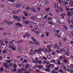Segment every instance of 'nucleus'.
<instances>
[{"label":"nucleus","mask_w":73,"mask_h":73,"mask_svg":"<svg viewBox=\"0 0 73 73\" xmlns=\"http://www.w3.org/2000/svg\"><path fill=\"white\" fill-rule=\"evenodd\" d=\"M20 20H21V19H20V18H18V19H17V21H20Z\"/></svg>","instance_id":"nucleus-63"},{"label":"nucleus","mask_w":73,"mask_h":73,"mask_svg":"<svg viewBox=\"0 0 73 73\" xmlns=\"http://www.w3.org/2000/svg\"><path fill=\"white\" fill-rule=\"evenodd\" d=\"M31 9L32 11H33V12H36V11L35 9L34 8H31Z\"/></svg>","instance_id":"nucleus-11"},{"label":"nucleus","mask_w":73,"mask_h":73,"mask_svg":"<svg viewBox=\"0 0 73 73\" xmlns=\"http://www.w3.org/2000/svg\"><path fill=\"white\" fill-rule=\"evenodd\" d=\"M4 29V28H0V31H3Z\"/></svg>","instance_id":"nucleus-59"},{"label":"nucleus","mask_w":73,"mask_h":73,"mask_svg":"<svg viewBox=\"0 0 73 73\" xmlns=\"http://www.w3.org/2000/svg\"><path fill=\"white\" fill-rule=\"evenodd\" d=\"M14 68H17V66L16 64H15L14 65Z\"/></svg>","instance_id":"nucleus-44"},{"label":"nucleus","mask_w":73,"mask_h":73,"mask_svg":"<svg viewBox=\"0 0 73 73\" xmlns=\"http://www.w3.org/2000/svg\"><path fill=\"white\" fill-rule=\"evenodd\" d=\"M17 26H19L20 27H21V26H22V25L20 23H17Z\"/></svg>","instance_id":"nucleus-14"},{"label":"nucleus","mask_w":73,"mask_h":73,"mask_svg":"<svg viewBox=\"0 0 73 73\" xmlns=\"http://www.w3.org/2000/svg\"><path fill=\"white\" fill-rule=\"evenodd\" d=\"M13 17L14 19H16L19 18V17L14 15L13 16Z\"/></svg>","instance_id":"nucleus-23"},{"label":"nucleus","mask_w":73,"mask_h":73,"mask_svg":"<svg viewBox=\"0 0 73 73\" xmlns=\"http://www.w3.org/2000/svg\"><path fill=\"white\" fill-rule=\"evenodd\" d=\"M41 51H43V52H44V49L43 48H39L38 49V52H40Z\"/></svg>","instance_id":"nucleus-8"},{"label":"nucleus","mask_w":73,"mask_h":73,"mask_svg":"<svg viewBox=\"0 0 73 73\" xmlns=\"http://www.w3.org/2000/svg\"><path fill=\"white\" fill-rule=\"evenodd\" d=\"M47 17H48V16H45L43 17V19H46V18H47Z\"/></svg>","instance_id":"nucleus-43"},{"label":"nucleus","mask_w":73,"mask_h":73,"mask_svg":"<svg viewBox=\"0 0 73 73\" xmlns=\"http://www.w3.org/2000/svg\"><path fill=\"white\" fill-rule=\"evenodd\" d=\"M47 58L48 59H50L51 58V56L50 55H48L47 56Z\"/></svg>","instance_id":"nucleus-21"},{"label":"nucleus","mask_w":73,"mask_h":73,"mask_svg":"<svg viewBox=\"0 0 73 73\" xmlns=\"http://www.w3.org/2000/svg\"><path fill=\"white\" fill-rule=\"evenodd\" d=\"M23 41L21 40H18L16 42V43H17V44H21V43L23 42Z\"/></svg>","instance_id":"nucleus-7"},{"label":"nucleus","mask_w":73,"mask_h":73,"mask_svg":"<svg viewBox=\"0 0 73 73\" xmlns=\"http://www.w3.org/2000/svg\"><path fill=\"white\" fill-rule=\"evenodd\" d=\"M62 3L64 6H66V5H67L68 4V2L64 1V2H63V1H62Z\"/></svg>","instance_id":"nucleus-4"},{"label":"nucleus","mask_w":73,"mask_h":73,"mask_svg":"<svg viewBox=\"0 0 73 73\" xmlns=\"http://www.w3.org/2000/svg\"><path fill=\"white\" fill-rule=\"evenodd\" d=\"M66 54L67 56H69V54L67 52H66Z\"/></svg>","instance_id":"nucleus-51"},{"label":"nucleus","mask_w":73,"mask_h":73,"mask_svg":"<svg viewBox=\"0 0 73 73\" xmlns=\"http://www.w3.org/2000/svg\"><path fill=\"white\" fill-rule=\"evenodd\" d=\"M45 11H46L47 12H48L49 11V8H48L46 9H45Z\"/></svg>","instance_id":"nucleus-29"},{"label":"nucleus","mask_w":73,"mask_h":73,"mask_svg":"<svg viewBox=\"0 0 73 73\" xmlns=\"http://www.w3.org/2000/svg\"><path fill=\"white\" fill-rule=\"evenodd\" d=\"M55 52H52V55H54V54H55Z\"/></svg>","instance_id":"nucleus-61"},{"label":"nucleus","mask_w":73,"mask_h":73,"mask_svg":"<svg viewBox=\"0 0 73 73\" xmlns=\"http://www.w3.org/2000/svg\"><path fill=\"white\" fill-rule=\"evenodd\" d=\"M70 28H73V25H70Z\"/></svg>","instance_id":"nucleus-56"},{"label":"nucleus","mask_w":73,"mask_h":73,"mask_svg":"<svg viewBox=\"0 0 73 73\" xmlns=\"http://www.w3.org/2000/svg\"><path fill=\"white\" fill-rule=\"evenodd\" d=\"M17 72L18 73H22V71L21 70H18L17 71Z\"/></svg>","instance_id":"nucleus-20"},{"label":"nucleus","mask_w":73,"mask_h":73,"mask_svg":"<svg viewBox=\"0 0 73 73\" xmlns=\"http://www.w3.org/2000/svg\"><path fill=\"white\" fill-rule=\"evenodd\" d=\"M55 71L56 70H58V67H56L55 69Z\"/></svg>","instance_id":"nucleus-48"},{"label":"nucleus","mask_w":73,"mask_h":73,"mask_svg":"<svg viewBox=\"0 0 73 73\" xmlns=\"http://www.w3.org/2000/svg\"><path fill=\"white\" fill-rule=\"evenodd\" d=\"M62 39L64 40H66V41H67V39H66V37H65L64 38H63Z\"/></svg>","instance_id":"nucleus-36"},{"label":"nucleus","mask_w":73,"mask_h":73,"mask_svg":"<svg viewBox=\"0 0 73 73\" xmlns=\"http://www.w3.org/2000/svg\"><path fill=\"white\" fill-rule=\"evenodd\" d=\"M15 46H10V48L11 49H12L13 50H15Z\"/></svg>","instance_id":"nucleus-5"},{"label":"nucleus","mask_w":73,"mask_h":73,"mask_svg":"<svg viewBox=\"0 0 73 73\" xmlns=\"http://www.w3.org/2000/svg\"><path fill=\"white\" fill-rule=\"evenodd\" d=\"M67 15L68 17H70V16H73V12L72 11L69 12L67 13Z\"/></svg>","instance_id":"nucleus-2"},{"label":"nucleus","mask_w":73,"mask_h":73,"mask_svg":"<svg viewBox=\"0 0 73 73\" xmlns=\"http://www.w3.org/2000/svg\"><path fill=\"white\" fill-rule=\"evenodd\" d=\"M41 37H42V38L44 37H45V36H44V34H42L41 35Z\"/></svg>","instance_id":"nucleus-38"},{"label":"nucleus","mask_w":73,"mask_h":73,"mask_svg":"<svg viewBox=\"0 0 73 73\" xmlns=\"http://www.w3.org/2000/svg\"><path fill=\"white\" fill-rule=\"evenodd\" d=\"M38 65H37V64H36L35 65V68H37V67H38Z\"/></svg>","instance_id":"nucleus-49"},{"label":"nucleus","mask_w":73,"mask_h":73,"mask_svg":"<svg viewBox=\"0 0 73 73\" xmlns=\"http://www.w3.org/2000/svg\"><path fill=\"white\" fill-rule=\"evenodd\" d=\"M60 16H62V17L63 19H64V16H65V14H64V13H63L60 15Z\"/></svg>","instance_id":"nucleus-10"},{"label":"nucleus","mask_w":73,"mask_h":73,"mask_svg":"<svg viewBox=\"0 0 73 73\" xmlns=\"http://www.w3.org/2000/svg\"><path fill=\"white\" fill-rule=\"evenodd\" d=\"M31 19L32 20H36V17H31Z\"/></svg>","instance_id":"nucleus-16"},{"label":"nucleus","mask_w":73,"mask_h":73,"mask_svg":"<svg viewBox=\"0 0 73 73\" xmlns=\"http://www.w3.org/2000/svg\"><path fill=\"white\" fill-rule=\"evenodd\" d=\"M11 13L13 14H16L17 13H18L17 11H13L11 12Z\"/></svg>","instance_id":"nucleus-12"},{"label":"nucleus","mask_w":73,"mask_h":73,"mask_svg":"<svg viewBox=\"0 0 73 73\" xmlns=\"http://www.w3.org/2000/svg\"><path fill=\"white\" fill-rule=\"evenodd\" d=\"M21 6V4H18L16 5V7L17 8H20Z\"/></svg>","instance_id":"nucleus-15"},{"label":"nucleus","mask_w":73,"mask_h":73,"mask_svg":"<svg viewBox=\"0 0 73 73\" xmlns=\"http://www.w3.org/2000/svg\"><path fill=\"white\" fill-rule=\"evenodd\" d=\"M3 53H6V50L5 49H4L3 50V51L2 52Z\"/></svg>","instance_id":"nucleus-30"},{"label":"nucleus","mask_w":73,"mask_h":73,"mask_svg":"<svg viewBox=\"0 0 73 73\" xmlns=\"http://www.w3.org/2000/svg\"><path fill=\"white\" fill-rule=\"evenodd\" d=\"M72 20L71 19H70L69 20H68V22L69 24H70L71 23V21H72Z\"/></svg>","instance_id":"nucleus-33"},{"label":"nucleus","mask_w":73,"mask_h":73,"mask_svg":"<svg viewBox=\"0 0 73 73\" xmlns=\"http://www.w3.org/2000/svg\"><path fill=\"white\" fill-rule=\"evenodd\" d=\"M35 33L36 35H38L39 34V32L38 31H36Z\"/></svg>","instance_id":"nucleus-58"},{"label":"nucleus","mask_w":73,"mask_h":73,"mask_svg":"<svg viewBox=\"0 0 73 73\" xmlns=\"http://www.w3.org/2000/svg\"><path fill=\"white\" fill-rule=\"evenodd\" d=\"M60 51L61 52H65V50L64 48H63L62 50H60Z\"/></svg>","instance_id":"nucleus-18"},{"label":"nucleus","mask_w":73,"mask_h":73,"mask_svg":"<svg viewBox=\"0 0 73 73\" xmlns=\"http://www.w3.org/2000/svg\"><path fill=\"white\" fill-rule=\"evenodd\" d=\"M9 1L10 2H14V0H9Z\"/></svg>","instance_id":"nucleus-52"},{"label":"nucleus","mask_w":73,"mask_h":73,"mask_svg":"<svg viewBox=\"0 0 73 73\" xmlns=\"http://www.w3.org/2000/svg\"><path fill=\"white\" fill-rule=\"evenodd\" d=\"M7 35V33H3V35Z\"/></svg>","instance_id":"nucleus-47"},{"label":"nucleus","mask_w":73,"mask_h":73,"mask_svg":"<svg viewBox=\"0 0 73 73\" xmlns=\"http://www.w3.org/2000/svg\"><path fill=\"white\" fill-rule=\"evenodd\" d=\"M13 72H16V68H14L13 69Z\"/></svg>","instance_id":"nucleus-64"},{"label":"nucleus","mask_w":73,"mask_h":73,"mask_svg":"<svg viewBox=\"0 0 73 73\" xmlns=\"http://www.w3.org/2000/svg\"><path fill=\"white\" fill-rule=\"evenodd\" d=\"M63 61L65 63L68 62V60L66 59H65Z\"/></svg>","instance_id":"nucleus-35"},{"label":"nucleus","mask_w":73,"mask_h":73,"mask_svg":"<svg viewBox=\"0 0 73 73\" xmlns=\"http://www.w3.org/2000/svg\"><path fill=\"white\" fill-rule=\"evenodd\" d=\"M29 43L30 44H33V42L31 41H29Z\"/></svg>","instance_id":"nucleus-41"},{"label":"nucleus","mask_w":73,"mask_h":73,"mask_svg":"<svg viewBox=\"0 0 73 73\" xmlns=\"http://www.w3.org/2000/svg\"><path fill=\"white\" fill-rule=\"evenodd\" d=\"M26 66L25 67L26 68H29V64H27Z\"/></svg>","instance_id":"nucleus-26"},{"label":"nucleus","mask_w":73,"mask_h":73,"mask_svg":"<svg viewBox=\"0 0 73 73\" xmlns=\"http://www.w3.org/2000/svg\"><path fill=\"white\" fill-rule=\"evenodd\" d=\"M7 23L8 25H12L13 24V23L11 22H7Z\"/></svg>","instance_id":"nucleus-9"},{"label":"nucleus","mask_w":73,"mask_h":73,"mask_svg":"<svg viewBox=\"0 0 73 73\" xmlns=\"http://www.w3.org/2000/svg\"><path fill=\"white\" fill-rule=\"evenodd\" d=\"M23 64V63H21V64H19V66H20V67H21V66H22V65Z\"/></svg>","instance_id":"nucleus-55"},{"label":"nucleus","mask_w":73,"mask_h":73,"mask_svg":"<svg viewBox=\"0 0 73 73\" xmlns=\"http://www.w3.org/2000/svg\"><path fill=\"white\" fill-rule=\"evenodd\" d=\"M9 44L10 45V46H13V43H12V42H10V43H9Z\"/></svg>","instance_id":"nucleus-24"},{"label":"nucleus","mask_w":73,"mask_h":73,"mask_svg":"<svg viewBox=\"0 0 73 73\" xmlns=\"http://www.w3.org/2000/svg\"><path fill=\"white\" fill-rule=\"evenodd\" d=\"M38 68L39 69H42L43 68L42 67V66L41 65H39L38 66Z\"/></svg>","instance_id":"nucleus-13"},{"label":"nucleus","mask_w":73,"mask_h":73,"mask_svg":"<svg viewBox=\"0 0 73 73\" xmlns=\"http://www.w3.org/2000/svg\"><path fill=\"white\" fill-rule=\"evenodd\" d=\"M35 54V53L33 52H31L30 54L31 55H33Z\"/></svg>","instance_id":"nucleus-40"},{"label":"nucleus","mask_w":73,"mask_h":73,"mask_svg":"<svg viewBox=\"0 0 73 73\" xmlns=\"http://www.w3.org/2000/svg\"><path fill=\"white\" fill-rule=\"evenodd\" d=\"M32 32H35V33H36V31L35 30H32Z\"/></svg>","instance_id":"nucleus-53"},{"label":"nucleus","mask_w":73,"mask_h":73,"mask_svg":"<svg viewBox=\"0 0 73 73\" xmlns=\"http://www.w3.org/2000/svg\"><path fill=\"white\" fill-rule=\"evenodd\" d=\"M45 2L46 3V4H48L49 3V1L46 0L45 1Z\"/></svg>","instance_id":"nucleus-28"},{"label":"nucleus","mask_w":73,"mask_h":73,"mask_svg":"<svg viewBox=\"0 0 73 73\" xmlns=\"http://www.w3.org/2000/svg\"><path fill=\"white\" fill-rule=\"evenodd\" d=\"M57 46H58V45H56V44H55L54 45V49H56V48H57Z\"/></svg>","instance_id":"nucleus-31"},{"label":"nucleus","mask_w":73,"mask_h":73,"mask_svg":"<svg viewBox=\"0 0 73 73\" xmlns=\"http://www.w3.org/2000/svg\"><path fill=\"white\" fill-rule=\"evenodd\" d=\"M17 49L19 50L18 51L20 53H21V52H23V48L20 46L17 48Z\"/></svg>","instance_id":"nucleus-1"},{"label":"nucleus","mask_w":73,"mask_h":73,"mask_svg":"<svg viewBox=\"0 0 73 73\" xmlns=\"http://www.w3.org/2000/svg\"><path fill=\"white\" fill-rule=\"evenodd\" d=\"M66 11L68 12L69 11V8H67L66 9Z\"/></svg>","instance_id":"nucleus-60"},{"label":"nucleus","mask_w":73,"mask_h":73,"mask_svg":"<svg viewBox=\"0 0 73 73\" xmlns=\"http://www.w3.org/2000/svg\"><path fill=\"white\" fill-rule=\"evenodd\" d=\"M25 12H26V11H24L23 12L24 13V14H25V16H28V14H27L25 13Z\"/></svg>","instance_id":"nucleus-37"},{"label":"nucleus","mask_w":73,"mask_h":73,"mask_svg":"<svg viewBox=\"0 0 73 73\" xmlns=\"http://www.w3.org/2000/svg\"><path fill=\"white\" fill-rule=\"evenodd\" d=\"M60 61H61V60H60L59 59H58L56 60V62H60Z\"/></svg>","instance_id":"nucleus-32"},{"label":"nucleus","mask_w":73,"mask_h":73,"mask_svg":"<svg viewBox=\"0 0 73 73\" xmlns=\"http://www.w3.org/2000/svg\"><path fill=\"white\" fill-rule=\"evenodd\" d=\"M50 66H49V65H47L46 66V68L47 69H49V68H50Z\"/></svg>","instance_id":"nucleus-34"},{"label":"nucleus","mask_w":73,"mask_h":73,"mask_svg":"<svg viewBox=\"0 0 73 73\" xmlns=\"http://www.w3.org/2000/svg\"><path fill=\"white\" fill-rule=\"evenodd\" d=\"M49 66H50V67H51H51H54V65L52 64H49Z\"/></svg>","instance_id":"nucleus-22"},{"label":"nucleus","mask_w":73,"mask_h":73,"mask_svg":"<svg viewBox=\"0 0 73 73\" xmlns=\"http://www.w3.org/2000/svg\"><path fill=\"white\" fill-rule=\"evenodd\" d=\"M43 59H44V60H46V58L45 56H43Z\"/></svg>","instance_id":"nucleus-45"},{"label":"nucleus","mask_w":73,"mask_h":73,"mask_svg":"<svg viewBox=\"0 0 73 73\" xmlns=\"http://www.w3.org/2000/svg\"><path fill=\"white\" fill-rule=\"evenodd\" d=\"M46 36H48V35H49V33L48 32H46Z\"/></svg>","instance_id":"nucleus-54"},{"label":"nucleus","mask_w":73,"mask_h":73,"mask_svg":"<svg viewBox=\"0 0 73 73\" xmlns=\"http://www.w3.org/2000/svg\"><path fill=\"white\" fill-rule=\"evenodd\" d=\"M52 73H58L57 72H56L52 70Z\"/></svg>","instance_id":"nucleus-39"},{"label":"nucleus","mask_w":73,"mask_h":73,"mask_svg":"<svg viewBox=\"0 0 73 73\" xmlns=\"http://www.w3.org/2000/svg\"><path fill=\"white\" fill-rule=\"evenodd\" d=\"M46 72H50V70H49V68H47L46 70Z\"/></svg>","instance_id":"nucleus-25"},{"label":"nucleus","mask_w":73,"mask_h":73,"mask_svg":"<svg viewBox=\"0 0 73 73\" xmlns=\"http://www.w3.org/2000/svg\"><path fill=\"white\" fill-rule=\"evenodd\" d=\"M26 9L27 10H29V9H30V7H27L26 8Z\"/></svg>","instance_id":"nucleus-42"},{"label":"nucleus","mask_w":73,"mask_h":73,"mask_svg":"<svg viewBox=\"0 0 73 73\" xmlns=\"http://www.w3.org/2000/svg\"><path fill=\"white\" fill-rule=\"evenodd\" d=\"M59 71L60 73H63V72H64L63 71V70H59Z\"/></svg>","instance_id":"nucleus-27"},{"label":"nucleus","mask_w":73,"mask_h":73,"mask_svg":"<svg viewBox=\"0 0 73 73\" xmlns=\"http://www.w3.org/2000/svg\"><path fill=\"white\" fill-rule=\"evenodd\" d=\"M0 70L1 71H3V68H1L0 69Z\"/></svg>","instance_id":"nucleus-62"},{"label":"nucleus","mask_w":73,"mask_h":73,"mask_svg":"<svg viewBox=\"0 0 73 73\" xmlns=\"http://www.w3.org/2000/svg\"><path fill=\"white\" fill-rule=\"evenodd\" d=\"M25 35H26L27 37H30V35L28 33L25 34Z\"/></svg>","instance_id":"nucleus-19"},{"label":"nucleus","mask_w":73,"mask_h":73,"mask_svg":"<svg viewBox=\"0 0 73 73\" xmlns=\"http://www.w3.org/2000/svg\"><path fill=\"white\" fill-rule=\"evenodd\" d=\"M47 47L48 49H50L52 48V47L50 45H48L47 46Z\"/></svg>","instance_id":"nucleus-17"},{"label":"nucleus","mask_w":73,"mask_h":73,"mask_svg":"<svg viewBox=\"0 0 73 73\" xmlns=\"http://www.w3.org/2000/svg\"><path fill=\"white\" fill-rule=\"evenodd\" d=\"M4 66L5 67H6V69H9V68L11 67L10 66H9V65H8L7 64L5 63H4Z\"/></svg>","instance_id":"nucleus-3"},{"label":"nucleus","mask_w":73,"mask_h":73,"mask_svg":"<svg viewBox=\"0 0 73 73\" xmlns=\"http://www.w3.org/2000/svg\"><path fill=\"white\" fill-rule=\"evenodd\" d=\"M56 11L57 13H58V12H59V10L57 9L56 10Z\"/></svg>","instance_id":"nucleus-50"},{"label":"nucleus","mask_w":73,"mask_h":73,"mask_svg":"<svg viewBox=\"0 0 73 73\" xmlns=\"http://www.w3.org/2000/svg\"><path fill=\"white\" fill-rule=\"evenodd\" d=\"M33 42H35V44H36V45H38V41H37V40H36V39H35V40H33Z\"/></svg>","instance_id":"nucleus-6"},{"label":"nucleus","mask_w":73,"mask_h":73,"mask_svg":"<svg viewBox=\"0 0 73 73\" xmlns=\"http://www.w3.org/2000/svg\"><path fill=\"white\" fill-rule=\"evenodd\" d=\"M59 58H60V60H62V56H60L59 57Z\"/></svg>","instance_id":"nucleus-57"},{"label":"nucleus","mask_w":73,"mask_h":73,"mask_svg":"<svg viewBox=\"0 0 73 73\" xmlns=\"http://www.w3.org/2000/svg\"><path fill=\"white\" fill-rule=\"evenodd\" d=\"M37 63H39V64H41V63H42V61H40L38 62Z\"/></svg>","instance_id":"nucleus-46"}]
</instances>
